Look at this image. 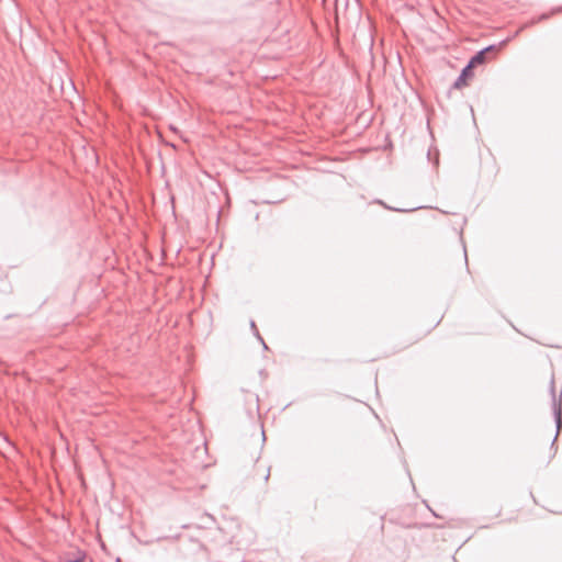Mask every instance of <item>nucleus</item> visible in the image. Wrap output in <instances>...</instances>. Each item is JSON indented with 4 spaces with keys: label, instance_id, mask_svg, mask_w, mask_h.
<instances>
[{
    "label": "nucleus",
    "instance_id": "20e7f679",
    "mask_svg": "<svg viewBox=\"0 0 562 562\" xmlns=\"http://www.w3.org/2000/svg\"><path fill=\"white\" fill-rule=\"evenodd\" d=\"M562 12V5H559V7H554L551 9L550 12H544V13H541L539 16H537L536 19H532V21L530 22V24H535V23H538V22H541V21H544V20H548L551 15L553 14H557V13H560Z\"/></svg>",
    "mask_w": 562,
    "mask_h": 562
},
{
    "label": "nucleus",
    "instance_id": "9d476101",
    "mask_svg": "<svg viewBox=\"0 0 562 562\" xmlns=\"http://www.w3.org/2000/svg\"><path fill=\"white\" fill-rule=\"evenodd\" d=\"M261 437H262V441H265L266 440V435H265L263 430L261 431Z\"/></svg>",
    "mask_w": 562,
    "mask_h": 562
},
{
    "label": "nucleus",
    "instance_id": "423d86ee",
    "mask_svg": "<svg viewBox=\"0 0 562 562\" xmlns=\"http://www.w3.org/2000/svg\"><path fill=\"white\" fill-rule=\"evenodd\" d=\"M250 328H251L254 335L257 337V339L262 344L263 348L268 349V346L266 345L265 340L260 336L258 328L256 326V323L254 321H250Z\"/></svg>",
    "mask_w": 562,
    "mask_h": 562
},
{
    "label": "nucleus",
    "instance_id": "f03ea898",
    "mask_svg": "<svg viewBox=\"0 0 562 562\" xmlns=\"http://www.w3.org/2000/svg\"><path fill=\"white\" fill-rule=\"evenodd\" d=\"M496 45L492 44L488 45L479 52H476L468 61V65L471 66V68H475L476 66L484 65L487 61V53L495 52Z\"/></svg>",
    "mask_w": 562,
    "mask_h": 562
},
{
    "label": "nucleus",
    "instance_id": "7ed1b4c3",
    "mask_svg": "<svg viewBox=\"0 0 562 562\" xmlns=\"http://www.w3.org/2000/svg\"><path fill=\"white\" fill-rule=\"evenodd\" d=\"M474 77V69L471 68L468 64L461 69L460 75L454 80L452 88L453 89H462L468 86L469 80Z\"/></svg>",
    "mask_w": 562,
    "mask_h": 562
},
{
    "label": "nucleus",
    "instance_id": "0eeeda50",
    "mask_svg": "<svg viewBox=\"0 0 562 562\" xmlns=\"http://www.w3.org/2000/svg\"><path fill=\"white\" fill-rule=\"evenodd\" d=\"M270 477V468H268L267 473L265 475V481L267 482Z\"/></svg>",
    "mask_w": 562,
    "mask_h": 562
},
{
    "label": "nucleus",
    "instance_id": "6e6552de",
    "mask_svg": "<svg viewBox=\"0 0 562 562\" xmlns=\"http://www.w3.org/2000/svg\"><path fill=\"white\" fill-rule=\"evenodd\" d=\"M507 43H508V38L503 40V41L499 43V46H501V47H503V46H505Z\"/></svg>",
    "mask_w": 562,
    "mask_h": 562
},
{
    "label": "nucleus",
    "instance_id": "39448f33",
    "mask_svg": "<svg viewBox=\"0 0 562 562\" xmlns=\"http://www.w3.org/2000/svg\"><path fill=\"white\" fill-rule=\"evenodd\" d=\"M375 203L382 205L386 210L398 212V213H408V212H413V211H416V210H419L423 207V206H415L412 209L392 207V206L387 205V203L383 202L382 200H376Z\"/></svg>",
    "mask_w": 562,
    "mask_h": 562
},
{
    "label": "nucleus",
    "instance_id": "f257e3e1",
    "mask_svg": "<svg viewBox=\"0 0 562 562\" xmlns=\"http://www.w3.org/2000/svg\"><path fill=\"white\" fill-rule=\"evenodd\" d=\"M550 393H551V401H552L553 418H554V424L557 427L555 437L553 438V440L551 442V448H552L555 445L558 435L562 428V392L560 393L559 396H557L553 378L551 379V382H550Z\"/></svg>",
    "mask_w": 562,
    "mask_h": 562
},
{
    "label": "nucleus",
    "instance_id": "1a4fd4ad",
    "mask_svg": "<svg viewBox=\"0 0 562 562\" xmlns=\"http://www.w3.org/2000/svg\"><path fill=\"white\" fill-rule=\"evenodd\" d=\"M463 249H465V246L463 245ZM464 258H465V262H468V255H467V250H464Z\"/></svg>",
    "mask_w": 562,
    "mask_h": 562
}]
</instances>
